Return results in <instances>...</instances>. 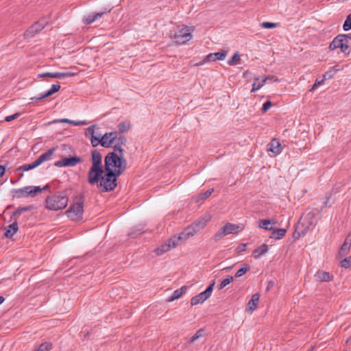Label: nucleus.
<instances>
[{
  "mask_svg": "<svg viewBox=\"0 0 351 351\" xmlns=\"http://www.w3.org/2000/svg\"><path fill=\"white\" fill-rule=\"evenodd\" d=\"M261 27L265 29H271L277 27V23L270 22H263L261 24Z\"/></svg>",
  "mask_w": 351,
  "mask_h": 351,
  "instance_id": "nucleus-44",
  "label": "nucleus"
},
{
  "mask_svg": "<svg viewBox=\"0 0 351 351\" xmlns=\"http://www.w3.org/2000/svg\"><path fill=\"white\" fill-rule=\"evenodd\" d=\"M269 251V247L267 244L263 243L257 247L252 252V256L255 259H259L262 256L266 254Z\"/></svg>",
  "mask_w": 351,
  "mask_h": 351,
  "instance_id": "nucleus-22",
  "label": "nucleus"
},
{
  "mask_svg": "<svg viewBox=\"0 0 351 351\" xmlns=\"http://www.w3.org/2000/svg\"><path fill=\"white\" fill-rule=\"evenodd\" d=\"M178 245V243L174 240L173 237H171L166 241L162 243L160 245H159L155 250V253L158 256L162 255L163 254L170 251L172 249L176 248Z\"/></svg>",
  "mask_w": 351,
  "mask_h": 351,
  "instance_id": "nucleus-11",
  "label": "nucleus"
},
{
  "mask_svg": "<svg viewBox=\"0 0 351 351\" xmlns=\"http://www.w3.org/2000/svg\"><path fill=\"white\" fill-rule=\"evenodd\" d=\"M194 30L193 27L186 25H179L175 29L171 32L170 38L178 45H184L189 41L192 37V33Z\"/></svg>",
  "mask_w": 351,
  "mask_h": 351,
  "instance_id": "nucleus-4",
  "label": "nucleus"
},
{
  "mask_svg": "<svg viewBox=\"0 0 351 351\" xmlns=\"http://www.w3.org/2000/svg\"><path fill=\"white\" fill-rule=\"evenodd\" d=\"M123 147L114 146L113 151L109 152L104 159V169L118 176L121 175L127 167V160L124 157Z\"/></svg>",
  "mask_w": 351,
  "mask_h": 351,
  "instance_id": "nucleus-2",
  "label": "nucleus"
},
{
  "mask_svg": "<svg viewBox=\"0 0 351 351\" xmlns=\"http://www.w3.org/2000/svg\"><path fill=\"white\" fill-rule=\"evenodd\" d=\"M195 234V231L193 230V228H191V227L189 226L186 228L182 232H180L178 236L174 235L173 237L174 240L178 243V245H179L182 242L186 241Z\"/></svg>",
  "mask_w": 351,
  "mask_h": 351,
  "instance_id": "nucleus-15",
  "label": "nucleus"
},
{
  "mask_svg": "<svg viewBox=\"0 0 351 351\" xmlns=\"http://www.w3.org/2000/svg\"><path fill=\"white\" fill-rule=\"evenodd\" d=\"M250 267L247 264H243L241 269H239L237 273L236 276L237 277H241L243 276L248 270H250Z\"/></svg>",
  "mask_w": 351,
  "mask_h": 351,
  "instance_id": "nucleus-37",
  "label": "nucleus"
},
{
  "mask_svg": "<svg viewBox=\"0 0 351 351\" xmlns=\"http://www.w3.org/2000/svg\"><path fill=\"white\" fill-rule=\"evenodd\" d=\"M54 151H55V149L52 148V149H50L49 150H48L47 152H46L45 153L43 154L42 155H40L36 160V161L37 162L38 165H40L45 161L49 160L50 158L51 157L52 154H53Z\"/></svg>",
  "mask_w": 351,
  "mask_h": 351,
  "instance_id": "nucleus-28",
  "label": "nucleus"
},
{
  "mask_svg": "<svg viewBox=\"0 0 351 351\" xmlns=\"http://www.w3.org/2000/svg\"><path fill=\"white\" fill-rule=\"evenodd\" d=\"M69 202V198L63 193L54 194L48 197L46 199V206L52 210H58L64 208Z\"/></svg>",
  "mask_w": 351,
  "mask_h": 351,
  "instance_id": "nucleus-6",
  "label": "nucleus"
},
{
  "mask_svg": "<svg viewBox=\"0 0 351 351\" xmlns=\"http://www.w3.org/2000/svg\"><path fill=\"white\" fill-rule=\"evenodd\" d=\"M119 176L104 169L101 154L97 150L91 154V167L87 175L90 185H97L102 191H110L117 186V178Z\"/></svg>",
  "mask_w": 351,
  "mask_h": 351,
  "instance_id": "nucleus-1",
  "label": "nucleus"
},
{
  "mask_svg": "<svg viewBox=\"0 0 351 351\" xmlns=\"http://www.w3.org/2000/svg\"><path fill=\"white\" fill-rule=\"evenodd\" d=\"M75 75V73L72 72H65V73H60V72H47L44 73H40L38 75V77H50L52 78H56V79H62L64 77H72Z\"/></svg>",
  "mask_w": 351,
  "mask_h": 351,
  "instance_id": "nucleus-17",
  "label": "nucleus"
},
{
  "mask_svg": "<svg viewBox=\"0 0 351 351\" xmlns=\"http://www.w3.org/2000/svg\"><path fill=\"white\" fill-rule=\"evenodd\" d=\"M5 236L7 238H12L18 231V223L14 221L5 228Z\"/></svg>",
  "mask_w": 351,
  "mask_h": 351,
  "instance_id": "nucleus-25",
  "label": "nucleus"
},
{
  "mask_svg": "<svg viewBox=\"0 0 351 351\" xmlns=\"http://www.w3.org/2000/svg\"><path fill=\"white\" fill-rule=\"evenodd\" d=\"M97 128V126L96 125H90L86 129L84 133L85 136L90 140L93 147H97V143L98 142L99 136H101L100 134H97L95 130Z\"/></svg>",
  "mask_w": 351,
  "mask_h": 351,
  "instance_id": "nucleus-13",
  "label": "nucleus"
},
{
  "mask_svg": "<svg viewBox=\"0 0 351 351\" xmlns=\"http://www.w3.org/2000/svg\"><path fill=\"white\" fill-rule=\"evenodd\" d=\"M5 169L3 166L0 165V178L5 173Z\"/></svg>",
  "mask_w": 351,
  "mask_h": 351,
  "instance_id": "nucleus-52",
  "label": "nucleus"
},
{
  "mask_svg": "<svg viewBox=\"0 0 351 351\" xmlns=\"http://www.w3.org/2000/svg\"><path fill=\"white\" fill-rule=\"evenodd\" d=\"M268 220L269 221L270 225H275L277 223V221L276 219H268Z\"/></svg>",
  "mask_w": 351,
  "mask_h": 351,
  "instance_id": "nucleus-55",
  "label": "nucleus"
},
{
  "mask_svg": "<svg viewBox=\"0 0 351 351\" xmlns=\"http://www.w3.org/2000/svg\"><path fill=\"white\" fill-rule=\"evenodd\" d=\"M81 161L80 158L77 156H73L69 158H63L61 160L56 162V167H74Z\"/></svg>",
  "mask_w": 351,
  "mask_h": 351,
  "instance_id": "nucleus-16",
  "label": "nucleus"
},
{
  "mask_svg": "<svg viewBox=\"0 0 351 351\" xmlns=\"http://www.w3.org/2000/svg\"><path fill=\"white\" fill-rule=\"evenodd\" d=\"M215 284V282H213L207 287V289L204 291L193 297L191 300V304L192 306H195L199 304H202L204 301L209 298L212 294Z\"/></svg>",
  "mask_w": 351,
  "mask_h": 351,
  "instance_id": "nucleus-10",
  "label": "nucleus"
},
{
  "mask_svg": "<svg viewBox=\"0 0 351 351\" xmlns=\"http://www.w3.org/2000/svg\"><path fill=\"white\" fill-rule=\"evenodd\" d=\"M52 345L51 343L45 342L42 343L36 350L34 351H49L51 349Z\"/></svg>",
  "mask_w": 351,
  "mask_h": 351,
  "instance_id": "nucleus-39",
  "label": "nucleus"
},
{
  "mask_svg": "<svg viewBox=\"0 0 351 351\" xmlns=\"http://www.w3.org/2000/svg\"><path fill=\"white\" fill-rule=\"evenodd\" d=\"M211 218L210 215H205L195 221L190 226L197 234L206 226L207 223L211 220Z\"/></svg>",
  "mask_w": 351,
  "mask_h": 351,
  "instance_id": "nucleus-12",
  "label": "nucleus"
},
{
  "mask_svg": "<svg viewBox=\"0 0 351 351\" xmlns=\"http://www.w3.org/2000/svg\"><path fill=\"white\" fill-rule=\"evenodd\" d=\"M269 78V77H264L261 80V81H259V77H255V81L252 84V88L251 90V92L254 93L261 88L265 85V84L266 83Z\"/></svg>",
  "mask_w": 351,
  "mask_h": 351,
  "instance_id": "nucleus-27",
  "label": "nucleus"
},
{
  "mask_svg": "<svg viewBox=\"0 0 351 351\" xmlns=\"http://www.w3.org/2000/svg\"><path fill=\"white\" fill-rule=\"evenodd\" d=\"M228 54L227 51H222L220 52L213 53L215 60H223Z\"/></svg>",
  "mask_w": 351,
  "mask_h": 351,
  "instance_id": "nucleus-40",
  "label": "nucleus"
},
{
  "mask_svg": "<svg viewBox=\"0 0 351 351\" xmlns=\"http://www.w3.org/2000/svg\"><path fill=\"white\" fill-rule=\"evenodd\" d=\"M32 208V206H25V207H21L19 208L14 213V215H20L21 213L29 210Z\"/></svg>",
  "mask_w": 351,
  "mask_h": 351,
  "instance_id": "nucleus-46",
  "label": "nucleus"
},
{
  "mask_svg": "<svg viewBox=\"0 0 351 351\" xmlns=\"http://www.w3.org/2000/svg\"><path fill=\"white\" fill-rule=\"evenodd\" d=\"M274 285V282L273 281H269V284H268V286L267 287V290H269V289H271L273 286Z\"/></svg>",
  "mask_w": 351,
  "mask_h": 351,
  "instance_id": "nucleus-54",
  "label": "nucleus"
},
{
  "mask_svg": "<svg viewBox=\"0 0 351 351\" xmlns=\"http://www.w3.org/2000/svg\"><path fill=\"white\" fill-rule=\"evenodd\" d=\"M248 73H248L247 71L244 72V73H243V76H244V77H246V76H247V75Z\"/></svg>",
  "mask_w": 351,
  "mask_h": 351,
  "instance_id": "nucleus-59",
  "label": "nucleus"
},
{
  "mask_svg": "<svg viewBox=\"0 0 351 351\" xmlns=\"http://www.w3.org/2000/svg\"><path fill=\"white\" fill-rule=\"evenodd\" d=\"M38 166H39L38 164L35 160L34 162H32L31 164H25V165H22L21 167H19V169L22 170L23 171H27L32 170Z\"/></svg>",
  "mask_w": 351,
  "mask_h": 351,
  "instance_id": "nucleus-36",
  "label": "nucleus"
},
{
  "mask_svg": "<svg viewBox=\"0 0 351 351\" xmlns=\"http://www.w3.org/2000/svg\"><path fill=\"white\" fill-rule=\"evenodd\" d=\"M266 77H269L268 79V80H274V76H272V75H269V76H267Z\"/></svg>",
  "mask_w": 351,
  "mask_h": 351,
  "instance_id": "nucleus-57",
  "label": "nucleus"
},
{
  "mask_svg": "<svg viewBox=\"0 0 351 351\" xmlns=\"http://www.w3.org/2000/svg\"><path fill=\"white\" fill-rule=\"evenodd\" d=\"M126 138L119 134L117 132H106L104 135L100 136L97 143V146L101 145L104 147H110L113 145L123 147L125 145Z\"/></svg>",
  "mask_w": 351,
  "mask_h": 351,
  "instance_id": "nucleus-3",
  "label": "nucleus"
},
{
  "mask_svg": "<svg viewBox=\"0 0 351 351\" xmlns=\"http://www.w3.org/2000/svg\"><path fill=\"white\" fill-rule=\"evenodd\" d=\"M351 247V234H349L348 236L346 238L343 245L341 247V249L338 253V256L339 258H343L350 251Z\"/></svg>",
  "mask_w": 351,
  "mask_h": 351,
  "instance_id": "nucleus-18",
  "label": "nucleus"
},
{
  "mask_svg": "<svg viewBox=\"0 0 351 351\" xmlns=\"http://www.w3.org/2000/svg\"><path fill=\"white\" fill-rule=\"evenodd\" d=\"M243 229V226L227 223L216 232L214 239L216 241H217L230 234L237 233L241 231Z\"/></svg>",
  "mask_w": 351,
  "mask_h": 351,
  "instance_id": "nucleus-9",
  "label": "nucleus"
},
{
  "mask_svg": "<svg viewBox=\"0 0 351 351\" xmlns=\"http://www.w3.org/2000/svg\"><path fill=\"white\" fill-rule=\"evenodd\" d=\"M315 278L320 282H328L332 279V276L329 272L319 270L315 274Z\"/></svg>",
  "mask_w": 351,
  "mask_h": 351,
  "instance_id": "nucleus-26",
  "label": "nucleus"
},
{
  "mask_svg": "<svg viewBox=\"0 0 351 351\" xmlns=\"http://www.w3.org/2000/svg\"><path fill=\"white\" fill-rule=\"evenodd\" d=\"M60 84L58 83L56 84H53L51 86V87L50 88V89L48 91H47L45 93L40 95L39 97H32V99H34L36 101H40L45 98H47V97L52 95L53 94L56 93V92H58L60 90Z\"/></svg>",
  "mask_w": 351,
  "mask_h": 351,
  "instance_id": "nucleus-21",
  "label": "nucleus"
},
{
  "mask_svg": "<svg viewBox=\"0 0 351 351\" xmlns=\"http://www.w3.org/2000/svg\"><path fill=\"white\" fill-rule=\"evenodd\" d=\"M241 63V54L239 52L234 53L232 57L228 60V64L230 66H236Z\"/></svg>",
  "mask_w": 351,
  "mask_h": 351,
  "instance_id": "nucleus-32",
  "label": "nucleus"
},
{
  "mask_svg": "<svg viewBox=\"0 0 351 351\" xmlns=\"http://www.w3.org/2000/svg\"><path fill=\"white\" fill-rule=\"evenodd\" d=\"M130 127L131 123L128 120L120 122L117 125V128L121 132H127L130 129Z\"/></svg>",
  "mask_w": 351,
  "mask_h": 351,
  "instance_id": "nucleus-33",
  "label": "nucleus"
},
{
  "mask_svg": "<svg viewBox=\"0 0 351 351\" xmlns=\"http://www.w3.org/2000/svg\"><path fill=\"white\" fill-rule=\"evenodd\" d=\"M84 213V202L81 197H76L66 210L67 217L73 221L81 220Z\"/></svg>",
  "mask_w": 351,
  "mask_h": 351,
  "instance_id": "nucleus-7",
  "label": "nucleus"
},
{
  "mask_svg": "<svg viewBox=\"0 0 351 351\" xmlns=\"http://www.w3.org/2000/svg\"><path fill=\"white\" fill-rule=\"evenodd\" d=\"M267 152L278 155L282 152L281 144L276 139H272L267 145Z\"/></svg>",
  "mask_w": 351,
  "mask_h": 351,
  "instance_id": "nucleus-19",
  "label": "nucleus"
},
{
  "mask_svg": "<svg viewBox=\"0 0 351 351\" xmlns=\"http://www.w3.org/2000/svg\"><path fill=\"white\" fill-rule=\"evenodd\" d=\"M351 45V35L339 34L330 43L328 49L334 51L340 49L341 51L344 54L350 53V47Z\"/></svg>",
  "mask_w": 351,
  "mask_h": 351,
  "instance_id": "nucleus-5",
  "label": "nucleus"
},
{
  "mask_svg": "<svg viewBox=\"0 0 351 351\" xmlns=\"http://www.w3.org/2000/svg\"><path fill=\"white\" fill-rule=\"evenodd\" d=\"M343 28L345 31L351 29V14H348L346 21H344Z\"/></svg>",
  "mask_w": 351,
  "mask_h": 351,
  "instance_id": "nucleus-42",
  "label": "nucleus"
},
{
  "mask_svg": "<svg viewBox=\"0 0 351 351\" xmlns=\"http://www.w3.org/2000/svg\"><path fill=\"white\" fill-rule=\"evenodd\" d=\"M273 230V232H271L269 237L271 239H282L285 236L286 232H287L286 229H284V228L276 229V230L274 228V230Z\"/></svg>",
  "mask_w": 351,
  "mask_h": 351,
  "instance_id": "nucleus-30",
  "label": "nucleus"
},
{
  "mask_svg": "<svg viewBox=\"0 0 351 351\" xmlns=\"http://www.w3.org/2000/svg\"><path fill=\"white\" fill-rule=\"evenodd\" d=\"M186 289L187 287L186 286H183L180 289L176 290L167 300L169 302H172L179 299L186 292Z\"/></svg>",
  "mask_w": 351,
  "mask_h": 351,
  "instance_id": "nucleus-29",
  "label": "nucleus"
},
{
  "mask_svg": "<svg viewBox=\"0 0 351 351\" xmlns=\"http://www.w3.org/2000/svg\"><path fill=\"white\" fill-rule=\"evenodd\" d=\"M342 267L350 268L351 267V256L347 257L342 260L340 263Z\"/></svg>",
  "mask_w": 351,
  "mask_h": 351,
  "instance_id": "nucleus-43",
  "label": "nucleus"
},
{
  "mask_svg": "<svg viewBox=\"0 0 351 351\" xmlns=\"http://www.w3.org/2000/svg\"><path fill=\"white\" fill-rule=\"evenodd\" d=\"M20 116V114L19 113H15L12 115H10V116H8L5 117V120L8 122H10L11 121H13L17 118H19Z\"/></svg>",
  "mask_w": 351,
  "mask_h": 351,
  "instance_id": "nucleus-48",
  "label": "nucleus"
},
{
  "mask_svg": "<svg viewBox=\"0 0 351 351\" xmlns=\"http://www.w3.org/2000/svg\"><path fill=\"white\" fill-rule=\"evenodd\" d=\"M214 191L213 189H208L204 193H201L195 197V201L196 203H200L204 199H207Z\"/></svg>",
  "mask_w": 351,
  "mask_h": 351,
  "instance_id": "nucleus-31",
  "label": "nucleus"
},
{
  "mask_svg": "<svg viewBox=\"0 0 351 351\" xmlns=\"http://www.w3.org/2000/svg\"><path fill=\"white\" fill-rule=\"evenodd\" d=\"M45 27V25L43 22H38L34 24L32 27H30L25 32V36H33L40 31H41Z\"/></svg>",
  "mask_w": 351,
  "mask_h": 351,
  "instance_id": "nucleus-20",
  "label": "nucleus"
},
{
  "mask_svg": "<svg viewBox=\"0 0 351 351\" xmlns=\"http://www.w3.org/2000/svg\"><path fill=\"white\" fill-rule=\"evenodd\" d=\"M234 278L231 276H227L224 278L219 285V289H223L233 281Z\"/></svg>",
  "mask_w": 351,
  "mask_h": 351,
  "instance_id": "nucleus-41",
  "label": "nucleus"
},
{
  "mask_svg": "<svg viewBox=\"0 0 351 351\" xmlns=\"http://www.w3.org/2000/svg\"><path fill=\"white\" fill-rule=\"evenodd\" d=\"M195 234V231L193 230V228H191V227L189 226L186 228L182 232H180L178 236L174 235L173 237L174 240L178 243V245H179L182 242L186 241Z\"/></svg>",
  "mask_w": 351,
  "mask_h": 351,
  "instance_id": "nucleus-14",
  "label": "nucleus"
},
{
  "mask_svg": "<svg viewBox=\"0 0 351 351\" xmlns=\"http://www.w3.org/2000/svg\"><path fill=\"white\" fill-rule=\"evenodd\" d=\"M211 61H213V62L215 61L213 53H209L208 55H207L202 61H201L200 62L196 64L195 65L196 66L204 65L206 62H211Z\"/></svg>",
  "mask_w": 351,
  "mask_h": 351,
  "instance_id": "nucleus-38",
  "label": "nucleus"
},
{
  "mask_svg": "<svg viewBox=\"0 0 351 351\" xmlns=\"http://www.w3.org/2000/svg\"><path fill=\"white\" fill-rule=\"evenodd\" d=\"M204 335L202 330H199L191 338L190 341L193 342L198 338L202 337Z\"/></svg>",
  "mask_w": 351,
  "mask_h": 351,
  "instance_id": "nucleus-45",
  "label": "nucleus"
},
{
  "mask_svg": "<svg viewBox=\"0 0 351 351\" xmlns=\"http://www.w3.org/2000/svg\"><path fill=\"white\" fill-rule=\"evenodd\" d=\"M340 70H341V69H338V68H336V67H335V66L330 67V68L328 69V71H327L325 73V74H324V77L325 79H331V78H332V77H334L335 74L337 71H340Z\"/></svg>",
  "mask_w": 351,
  "mask_h": 351,
  "instance_id": "nucleus-34",
  "label": "nucleus"
},
{
  "mask_svg": "<svg viewBox=\"0 0 351 351\" xmlns=\"http://www.w3.org/2000/svg\"><path fill=\"white\" fill-rule=\"evenodd\" d=\"M271 106V101H267L266 102L264 103V104L263 106V111L266 112L267 110H268L270 108Z\"/></svg>",
  "mask_w": 351,
  "mask_h": 351,
  "instance_id": "nucleus-50",
  "label": "nucleus"
},
{
  "mask_svg": "<svg viewBox=\"0 0 351 351\" xmlns=\"http://www.w3.org/2000/svg\"><path fill=\"white\" fill-rule=\"evenodd\" d=\"M231 268H232V267H231V266H230V267H227L223 268L222 270H223V271H228V270H230Z\"/></svg>",
  "mask_w": 351,
  "mask_h": 351,
  "instance_id": "nucleus-58",
  "label": "nucleus"
},
{
  "mask_svg": "<svg viewBox=\"0 0 351 351\" xmlns=\"http://www.w3.org/2000/svg\"><path fill=\"white\" fill-rule=\"evenodd\" d=\"M5 299L3 296H0V304L4 302Z\"/></svg>",
  "mask_w": 351,
  "mask_h": 351,
  "instance_id": "nucleus-56",
  "label": "nucleus"
},
{
  "mask_svg": "<svg viewBox=\"0 0 351 351\" xmlns=\"http://www.w3.org/2000/svg\"><path fill=\"white\" fill-rule=\"evenodd\" d=\"M71 121H72V120H70V119H56V120H53L51 123H66L71 124Z\"/></svg>",
  "mask_w": 351,
  "mask_h": 351,
  "instance_id": "nucleus-49",
  "label": "nucleus"
},
{
  "mask_svg": "<svg viewBox=\"0 0 351 351\" xmlns=\"http://www.w3.org/2000/svg\"><path fill=\"white\" fill-rule=\"evenodd\" d=\"M323 82H324V80H317L315 81V82L314 83V86H318L321 85L323 83Z\"/></svg>",
  "mask_w": 351,
  "mask_h": 351,
  "instance_id": "nucleus-53",
  "label": "nucleus"
},
{
  "mask_svg": "<svg viewBox=\"0 0 351 351\" xmlns=\"http://www.w3.org/2000/svg\"><path fill=\"white\" fill-rule=\"evenodd\" d=\"M246 247H247V244L246 243H242L241 245H239L237 248V251L240 253V252H244L245 250H246Z\"/></svg>",
  "mask_w": 351,
  "mask_h": 351,
  "instance_id": "nucleus-51",
  "label": "nucleus"
},
{
  "mask_svg": "<svg viewBox=\"0 0 351 351\" xmlns=\"http://www.w3.org/2000/svg\"><path fill=\"white\" fill-rule=\"evenodd\" d=\"M317 86H314V85L313 86L312 88L310 90L311 91H312L313 90H314L315 88H317Z\"/></svg>",
  "mask_w": 351,
  "mask_h": 351,
  "instance_id": "nucleus-60",
  "label": "nucleus"
},
{
  "mask_svg": "<svg viewBox=\"0 0 351 351\" xmlns=\"http://www.w3.org/2000/svg\"><path fill=\"white\" fill-rule=\"evenodd\" d=\"M260 295L258 293H255L252 296L251 300L248 302L246 311L248 312H253L256 308L258 302L259 301Z\"/></svg>",
  "mask_w": 351,
  "mask_h": 351,
  "instance_id": "nucleus-24",
  "label": "nucleus"
},
{
  "mask_svg": "<svg viewBox=\"0 0 351 351\" xmlns=\"http://www.w3.org/2000/svg\"><path fill=\"white\" fill-rule=\"evenodd\" d=\"M110 11H108L109 12ZM107 12H101L98 13H93L88 15H86L84 17L83 21L86 24H90L98 19L101 18Z\"/></svg>",
  "mask_w": 351,
  "mask_h": 351,
  "instance_id": "nucleus-23",
  "label": "nucleus"
},
{
  "mask_svg": "<svg viewBox=\"0 0 351 351\" xmlns=\"http://www.w3.org/2000/svg\"><path fill=\"white\" fill-rule=\"evenodd\" d=\"M88 124V122L85 120L84 121H71V125L75 126H79V125H86Z\"/></svg>",
  "mask_w": 351,
  "mask_h": 351,
  "instance_id": "nucleus-47",
  "label": "nucleus"
},
{
  "mask_svg": "<svg viewBox=\"0 0 351 351\" xmlns=\"http://www.w3.org/2000/svg\"><path fill=\"white\" fill-rule=\"evenodd\" d=\"M44 189L45 188L42 189L40 186H29L14 189L12 194L13 197L16 198L33 197L41 193Z\"/></svg>",
  "mask_w": 351,
  "mask_h": 351,
  "instance_id": "nucleus-8",
  "label": "nucleus"
},
{
  "mask_svg": "<svg viewBox=\"0 0 351 351\" xmlns=\"http://www.w3.org/2000/svg\"><path fill=\"white\" fill-rule=\"evenodd\" d=\"M269 221L268 219H262L259 221L258 228L266 230H274V228L272 226H269Z\"/></svg>",
  "mask_w": 351,
  "mask_h": 351,
  "instance_id": "nucleus-35",
  "label": "nucleus"
}]
</instances>
